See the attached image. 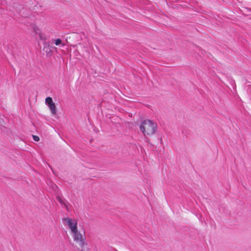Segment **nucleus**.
I'll return each instance as SVG.
<instances>
[{
    "mask_svg": "<svg viewBox=\"0 0 251 251\" xmlns=\"http://www.w3.org/2000/svg\"><path fill=\"white\" fill-rule=\"evenodd\" d=\"M54 102L52 101V99L51 97H47L46 99V104L48 105V106L50 105V104H52Z\"/></svg>",
    "mask_w": 251,
    "mask_h": 251,
    "instance_id": "1a4fd4ad",
    "label": "nucleus"
},
{
    "mask_svg": "<svg viewBox=\"0 0 251 251\" xmlns=\"http://www.w3.org/2000/svg\"><path fill=\"white\" fill-rule=\"evenodd\" d=\"M56 200L60 203V204L63 206H64L66 209H68V206L65 202L66 200L64 199H63L59 196H56Z\"/></svg>",
    "mask_w": 251,
    "mask_h": 251,
    "instance_id": "39448f33",
    "label": "nucleus"
},
{
    "mask_svg": "<svg viewBox=\"0 0 251 251\" xmlns=\"http://www.w3.org/2000/svg\"><path fill=\"white\" fill-rule=\"evenodd\" d=\"M63 222H66L69 228L71 229V233L77 229V222L75 220L69 218H65L63 219Z\"/></svg>",
    "mask_w": 251,
    "mask_h": 251,
    "instance_id": "7ed1b4c3",
    "label": "nucleus"
},
{
    "mask_svg": "<svg viewBox=\"0 0 251 251\" xmlns=\"http://www.w3.org/2000/svg\"><path fill=\"white\" fill-rule=\"evenodd\" d=\"M72 235L74 241L80 246L82 249L81 251H82L84 247L87 245L86 241L85 232L83 231V232H81L79 231L78 229H76L75 231L72 233Z\"/></svg>",
    "mask_w": 251,
    "mask_h": 251,
    "instance_id": "f03ea898",
    "label": "nucleus"
},
{
    "mask_svg": "<svg viewBox=\"0 0 251 251\" xmlns=\"http://www.w3.org/2000/svg\"><path fill=\"white\" fill-rule=\"evenodd\" d=\"M140 128L145 135L154 134L157 130L156 124L150 120H147L142 122Z\"/></svg>",
    "mask_w": 251,
    "mask_h": 251,
    "instance_id": "f257e3e1",
    "label": "nucleus"
},
{
    "mask_svg": "<svg viewBox=\"0 0 251 251\" xmlns=\"http://www.w3.org/2000/svg\"><path fill=\"white\" fill-rule=\"evenodd\" d=\"M33 138L35 141H39L40 140L39 137L36 135H33Z\"/></svg>",
    "mask_w": 251,
    "mask_h": 251,
    "instance_id": "9d476101",
    "label": "nucleus"
},
{
    "mask_svg": "<svg viewBox=\"0 0 251 251\" xmlns=\"http://www.w3.org/2000/svg\"><path fill=\"white\" fill-rule=\"evenodd\" d=\"M12 8V9H10V10L12 11H15L17 13L21 12L24 9L23 6L18 3H14Z\"/></svg>",
    "mask_w": 251,
    "mask_h": 251,
    "instance_id": "20e7f679",
    "label": "nucleus"
},
{
    "mask_svg": "<svg viewBox=\"0 0 251 251\" xmlns=\"http://www.w3.org/2000/svg\"><path fill=\"white\" fill-rule=\"evenodd\" d=\"M43 50L48 55L51 53L50 47L49 45H46L44 47Z\"/></svg>",
    "mask_w": 251,
    "mask_h": 251,
    "instance_id": "6e6552de",
    "label": "nucleus"
},
{
    "mask_svg": "<svg viewBox=\"0 0 251 251\" xmlns=\"http://www.w3.org/2000/svg\"><path fill=\"white\" fill-rule=\"evenodd\" d=\"M54 43L56 46L61 45V46L63 47L65 45V44L62 43V40L59 38L55 40Z\"/></svg>",
    "mask_w": 251,
    "mask_h": 251,
    "instance_id": "0eeeda50",
    "label": "nucleus"
},
{
    "mask_svg": "<svg viewBox=\"0 0 251 251\" xmlns=\"http://www.w3.org/2000/svg\"><path fill=\"white\" fill-rule=\"evenodd\" d=\"M51 111L52 115H55L56 114V106L54 103L50 104L48 106Z\"/></svg>",
    "mask_w": 251,
    "mask_h": 251,
    "instance_id": "423d86ee",
    "label": "nucleus"
}]
</instances>
